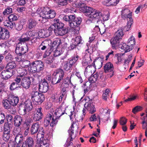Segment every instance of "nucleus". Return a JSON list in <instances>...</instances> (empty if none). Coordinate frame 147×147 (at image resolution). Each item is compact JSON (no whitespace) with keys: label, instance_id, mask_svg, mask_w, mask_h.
<instances>
[{"label":"nucleus","instance_id":"58836bf2","mask_svg":"<svg viewBox=\"0 0 147 147\" xmlns=\"http://www.w3.org/2000/svg\"><path fill=\"white\" fill-rule=\"evenodd\" d=\"M101 15V13L100 12H98L97 11L94 9L92 12L90 16V17L93 18H99L100 16Z\"/></svg>","mask_w":147,"mask_h":147},{"label":"nucleus","instance_id":"a18cd8bd","mask_svg":"<svg viewBox=\"0 0 147 147\" xmlns=\"http://www.w3.org/2000/svg\"><path fill=\"white\" fill-rule=\"evenodd\" d=\"M32 119L30 118H29L26 119L25 120V121L24 122V124L27 126V128L26 129L27 131H28L29 129V127L30 126V124L32 123Z\"/></svg>","mask_w":147,"mask_h":147},{"label":"nucleus","instance_id":"a211bd4d","mask_svg":"<svg viewBox=\"0 0 147 147\" xmlns=\"http://www.w3.org/2000/svg\"><path fill=\"white\" fill-rule=\"evenodd\" d=\"M56 44L57 42L55 41L53 42L52 44L51 43L50 44L51 45V47L50 48V47L49 50H47L45 51L43 55V58H46L47 57H49V56L51 53V52L54 49H55L54 48V46L55 47V46L56 45V46L55 47L56 48L57 47L58 45H56Z\"/></svg>","mask_w":147,"mask_h":147},{"label":"nucleus","instance_id":"0e129e2a","mask_svg":"<svg viewBox=\"0 0 147 147\" xmlns=\"http://www.w3.org/2000/svg\"><path fill=\"white\" fill-rule=\"evenodd\" d=\"M127 119L124 117L121 118L119 120L120 124L122 125H125L127 123Z\"/></svg>","mask_w":147,"mask_h":147},{"label":"nucleus","instance_id":"052dcab7","mask_svg":"<svg viewBox=\"0 0 147 147\" xmlns=\"http://www.w3.org/2000/svg\"><path fill=\"white\" fill-rule=\"evenodd\" d=\"M8 18L9 21L13 22V21H16L18 19L17 17L14 14H11L10 15Z\"/></svg>","mask_w":147,"mask_h":147},{"label":"nucleus","instance_id":"f8f14e48","mask_svg":"<svg viewBox=\"0 0 147 147\" xmlns=\"http://www.w3.org/2000/svg\"><path fill=\"white\" fill-rule=\"evenodd\" d=\"M26 48L25 46H23L22 43L18 42L16 46L15 53L17 54L24 55L27 51Z\"/></svg>","mask_w":147,"mask_h":147},{"label":"nucleus","instance_id":"7ed1b4c3","mask_svg":"<svg viewBox=\"0 0 147 147\" xmlns=\"http://www.w3.org/2000/svg\"><path fill=\"white\" fill-rule=\"evenodd\" d=\"M64 72L62 69H59L56 71L55 74L52 78V82L53 84H60L64 81L63 78Z\"/></svg>","mask_w":147,"mask_h":147},{"label":"nucleus","instance_id":"1a4fd4ad","mask_svg":"<svg viewBox=\"0 0 147 147\" xmlns=\"http://www.w3.org/2000/svg\"><path fill=\"white\" fill-rule=\"evenodd\" d=\"M9 36L8 30L0 26V40H7Z\"/></svg>","mask_w":147,"mask_h":147},{"label":"nucleus","instance_id":"f03ea898","mask_svg":"<svg viewBox=\"0 0 147 147\" xmlns=\"http://www.w3.org/2000/svg\"><path fill=\"white\" fill-rule=\"evenodd\" d=\"M19 112L22 115H24L27 112L31 111L33 108L32 102L30 100H26L24 103L21 104L19 107Z\"/></svg>","mask_w":147,"mask_h":147},{"label":"nucleus","instance_id":"c85d7f7f","mask_svg":"<svg viewBox=\"0 0 147 147\" xmlns=\"http://www.w3.org/2000/svg\"><path fill=\"white\" fill-rule=\"evenodd\" d=\"M64 114L61 108H57L55 110L54 115L55 116L54 119L56 120L57 119H59L60 117Z\"/></svg>","mask_w":147,"mask_h":147},{"label":"nucleus","instance_id":"5fc2aeb1","mask_svg":"<svg viewBox=\"0 0 147 147\" xmlns=\"http://www.w3.org/2000/svg\"><path fill=\"white\" fill-rule=\"evenodd\" d=\"M128 45L133 46L135 44V40L134 37L131 36L128 41Z\"/></svg>","mask_w":147,"mask_h":147},{"label":"nucleus","instance_id":"72a5a7b5","mask_svg":"<svg viewBox=\"0 0 147 147\" xmlns=\"http://www.w3.org/2000/svg\"><path fill=\"white\" fill-rule=\"evenodd\" d=\"M28 28L30 29H32L35 27L37 24L36 22L34 20L31 19L28 21Z\"/></svg>","mask_w":147,"mask_h":147},{"label":"nucleus","instance_id":"a878e982","mask_svg":"<svg viewBox=\"0 0 147 147\" xmlns=\"http://www.w3.org/2000/svg\"><path fill=\"white\" fill-rule=\"evenodd\" d=\"M22 118L20 115L15 116L14 118V123L15 126H20L22 124Z\"/></svg>","mask_w":147,"mask_h":147},{"label":"nucleus","instance_id":"ddd939ff","mask_svg":"<svg viewBox=\"0 0 147 147\" xmlns=\"http://www.w3.org/2000/svg\"><path fill=\"white\" fill-rule=\"evenodd\" d=\"M40 126L38 122L33 123L32 125L30 128V133L31 134L33 135L37 134V138H38V136L40 134L39 132L40 130Z\"/></svg>","mask_w":147,"mask_h":147},{"label":"nucleus","instance_id":"4c0bfd02","mask_svg":"<svg viewBox=\"0 0 147 147\" xmlns=\"http://www.w3.org/2000/svg\"><path fill=\"white\" fill-rule=\"evenodd\" d=\"M17 66L16 63L14 61L9 62L6 65V68L7 69H12L15 68Z\"/></svg>","mask_w":147,"mask_h":147},{"label":"nucleus","instance_id":"423d86ee","mask_svg":"<svg viewBox=\"0 0 147 147\" xmlns=\"http://www.w3.org/2000/svg\"><path fill=\"white\" fill-rule=\"evenodd\" d=\"M18 78L20 79V84L22 87L26 89H28L30 87L31 83L30 78L29 77L22 78L21 76H18Z\"/></svg>","mask_w":147,"mask_h":147},{"label":"nucleus","instance_id":"09e8293b","mask_svg":"<svg viewBox=\"0 0 147 147\" xmlns=\"http://www.w3.org/2000/svg\"><path fill=\"white\" fill-rule=\"evenodd\" d=\"M3 139L4 141H8L10 138V132L3 131Z\"/></svg>","mask_w":147,"mask_h":147},{"label":"nucleus","instance_id":"20e7f679","mask_svg":"<svg viewBox=\"0 0 147 147\" xmlns=\"http://www.w3.org/2000/svg\"><path fill=\"white\" fill-rule=\"evenodd\" d=\"M31 99L34 102L41 104L45 100L44 94L36 91H33L31 93Z\"/></svg>","mask_w":147,"mask_h":147},{"label":"nucleus","instance_id":"7c9ffc66","mask_svg":"<svg viewBox=\"0 0 147 147\" xmlns=\"http://www.w3.org/2000/svg\"><path fill=\"white\" fill-rule=\"evenodd\" d=\"M3 25L7 27L8 29H12L15 25V23L14 22H12L9 20H6L5 21L3 22Z\"/></svg>","mask_w":147,"mask_h":147},{"label":"nucleus","instance_id":"6e6552de","mask_svg":"<svg viewBox=\"0 0 147 147\" xmlns=\"http://www.w3.org/2000/svg\"><path fill=\"white\" fill-rule=\"evenodd\" d=\"M54 116L53 117L52 115L49 114H47L44 121V125L47 127L50 124L51 126H53L57 122V121L54 119Z\"/></svg>","mask_w":147,"mask_h":147},{"label":"nucleus","instance_id":"13d9d810","mask_svg":"<svg viewBox=\"0 0 147 147\" xmlns=\"http://www.w3.org/2000/svg\"><path fill=\"white\" fill-rule=\"evenodd\" d=\"M69 137L70 138V142H71L76 137V135L74 134L72 130L71 131L70 130L69 131Z\"/></svg>","mask_w":147,"mask_h":147},{"label":"nucleus","instance_id":"9d476101","mask_svg":"<svg viewBox=\"0 0 147 147\" xmlns=\"http://www.w3.org/2000/svg\"><path fill=\"white\" fill-rule=\"evenodd\" d=\"M39 90L42 92H46L48 90V84L47 81L45 79L41 80L40 83Z\"/></svg>","mask_w":147,"mask_h":147},{"label":"nucleus","instance_id":"c756f323","mask_svg":"<svg viewBox=\"0 0 147 147\" xmlns=\"http://www.w3.org/2000/svg\"><path fill=\"white\" fill-rule=\"evenodd\" d=\"M20 79H18V76L17 77L14 79L15 82L12 83L10 86V88L11 90H14L16 88L17 85L20 84Z\"/></svg>","mask_w":147,"mask_h":147},{"label":"nucleus","instance_id":"39448f33","mask_svg":"<svg viewBox=\"0 0 147 147\" xmlns=\"http://www.w3.org/2000/svg\"><path fill=\"white\" fill-rule=\"evenodd\" d=\"M44 66L43 63L40 61H36L30 65V71L33 72H39L42 70Z\"/></svg>","mask_w":147,"mask_h":147},{"label":"nucleus","instance_id":"4d7b16f0","mask_svg":"<svg viewBox=\"0 0 147 147\" xmlns=\"http://www.w3.org/2000/svg\"><path fill=\"white\" fill-rule=\"evenodd\" d=\"M91 65H89L86 68L85 71V74L86 75H89L91 74Z\"/></svg>","mask_w":147,"mask_h":147},{"label":"nucleus","instance_id":"6e6d98bb","mask_svg":"<svg viewBox=\"0 0 147 147\" xmlns=\"http://www.w3.org/2000/svg\"><path fill=\"white\" fill-rule=\"evenodd\" d=\"M17 55L15 58L16 61L19 62L23 61L24 60V58H22V57L23 55H24L19 54Z\"/></svg>","mask_w":147,"mask_h":147},{"label":"nucleus","instance_id":"473e14b6","mask_svg":"<svg viewBox=\"0 0 147 147\" xmlns=\"http://www.w3.org/2000/svg\"><path fill=\"white\" fill-rule=\"evenodd\" d=\"M123 30V28L122 27L119 28L116 32L115 36L121 40L124 34Z\"/></svg>","mask_w":147,"mask_h":147},{"label":"nucleus","instance_id":"603ef678","mask_svg":"<svg viewBox=\"0 0 147 147\" xmlns=\"http://www.w3.org/2000/svg\"><path fill=\"white\" fill-rule=\"evenodd\" d=\"M110 91L109 89H107L105 90V92L102 94V98L105 100H107V98L109 96V94L110 93Z\"/></svg>","mask_w":147,"mask_h":147},{"label":"nucleus","instance_id":"49530a36","mask_svg":"<svg viewBox=\"0 0 147 147\" xmlns=\"http://www.w3.org/2000/svg\"><path fill=\"white\" fill-rule=\"evenodd\" d=\"M20 131L21 128L19 126H15L13 129V135L16 136L20 134Z\"/></svg>","mask_w":147,"mask_h":147},{"label":"nucleus","instance_id":"0eeeda50","mask_svg":"<svg viewBox=\"0 0 147 147\" xmlns=\"http://www.w3.org/2000/svg\"><path fill=\"white\" fill-rule=\"evenodd\" d=\"M34 33L32 31H29L23 34L21 38L19 39V42L20 43H23L24 44V42L28 41L30 39L31 37H33L34 36Z\"/></svg>","mask_w":147,"mask_h":147},{"label":"nucleus","instance_id":"864d4df0","mask_svg":"<svg viewBox=\"0 0 147 147\" xmlns=\"http://www.w3.org/2000/svg\"><path fill=\"white\" fill-rule=\"evenodd\" d=\"M142 109V107L140 106H137L134 107L132 109V112L134 114L141 111Z\"/></svg>","mask_w":147,"mask_h":147},{"label":"nucleus","instance_id":"b1692460","mask_svg":"<svg viewBox=\"0 0 147 147\" xmlns=\"http://www.w3.org/2000/svg\"><path fill=\"white\" fill-rule=\"evenodd\" d=\"M84 107L89 111L90 113H92L96 111V109L94 105L90 102H86L84 105Z\"/></svg>","mask_w":147,"mask_h":147},{"label":"nucleus","instance_id":"69168bd1","mask_svg":"<svg viewBox=\"0 0 147 147\" xmlns=\"http://www.w3.org/2000/svg\"><path fill=\"white\" fill-rule=\"evenodd\" d=\"M5 119V117L4 114L2 113H0V125L4 123Z\"/></svg>","mask_w":147,"mask_h":147},{"label":"nucleus","instance_id":"c9c22d12","mask_svg":"<svg viewBox=\"0 0 147 147\" xmlns=\"http://www.w3.org/2000/svg\"><path fill=\"white\" fill-rule=\"evenodd\" d=\"M142 121L141 124L142 125V128L143 129H147V114L146 116L141 118Z\"/></svg>","mask_w":147,"mask_h":147},{"label":"nucleus","instance_id":"774afa93","mask_svg":"<svg viewBox=\"0 0 147 147\" xmlns=\"http://www.w3.org/2000/svg\"><path fill=\"white\" fill-rule=\"evenodd\" d=\"M127 45L126 43H123L122 44H120L118 46L119 48H120L121 49L125 51V49H126V47H127Z\"/></svg>","mask_w":147,"mask_h":147},{"label":"nucleus","instance_id":"a19ab883","mask_svg":"<svg viewBox=\"0 0 147 147\" xmlns=\"http://www.w3.org/2000/svg\"><path fill=\"white\" fill-rule=\"evenodd\" d=\"M16 136L15 138V142L17 143H21L23 140V136L21 134L16 135Z\"/></svg>","mask_w":147,"mask_h":147},{"label":"nucleus","instance_id":"4468645a","mask_svg":"<svg viewBox=\"0 0 147 147\" xmlns=\"http://www.w3.org/2000/svg\"><path fill=\"white\" fill-rule=\"evenodd\" d=\"M13 71L8 69L3 70L0 74V76L2 79L7 80L10 78L13 75Z\"/></svg>","mask_w":147,"mask_h":147},{"label":"nucleus","instance_id":"2f4dec72","mask_svg":"<svg viewBox=\"0 0 147 147\" xmlns=\"http://www.w3.org/2000/svg\"><path fill=\"white\" fill-rule=\"evenodd\" d=\"M70 79L67 77L65 78L64 81L59 84L61 88H67L69 86L68 82L70 80Z\"/></svg>","mask_w":147,"mask_h":147},{"label":"nucleus","instance_id":"79ce46f5","mask_svg":"<svg viewBox=\"0 0 147 147\" xmlns=\"http://www.w3.org/2000/svg\"><path fill=\"white\" fill-rule=\"evenodd\" d=\"M3 105L5 109H9L11 105L9 102L8 98L7 99L4 100L2 102Z\"/></svg>","mask_w":147,"mask_h":147},{"label":"nucleus","instance_id":"e433bc0d","mask_svg":"<svg viewBox=\"0 0 147 147\" xmlns=\"http://www.w3.org/2000/svg\"><path fill=\"white\" fill-rule=\"evenodd\" d=\"M11 126V123H9L8 122H5L3 127L4 132H10Z\"/></svg>","mask_w":147,"mask_h":147},{"label":"nucleus","instance_id":"bb28decb","mask_svg":"<svg viewBox=\"0 0 147 147\" xmlns=\"http://www.w3.org/2000/svg\"><path fill=\"white\" fill-rule=\"evenodd\" d=\"M49 9L48 8H44L43 11L40 15V17L42 19H49Z\"/></svg>","mask_w":147,"mask_h":147},{"label":"nucleus","instance_id":"c03bdc74","mask_svg":"<svg viewBox=\"0 0 147 147\" xmlns=\"http://www.w3.org/2000/svg\"><path fill=\"white\" fill-rule=\"evenodd\" d=\"M19 73L20 76H21L23 78V76H25L27 74V71L24 68H21L20 69Z\"/></svg>","mask_w":147,"mask_h":147},{"label":"nucleus","instance_id":"f3484780","mask_svg":"<svg viewBox=\"0 0 147 147\" xmlns=\"http://www.w3.org/2000/svg\"><path fill=\"white\" fill-rule=\"evenodd\" d=\"M114 68L113 64L111 62H108L104 66V69L105 73L112 72V74L111 76V77L114 75Z\"/></svg>","mask_w":147,"mask_h":147},{"label":"nucleus","instance_id":"dca6fc26","mask_svg":"<svg viewBox=\"0 0 147 147\" xmlns=\"http://www.w3.org/2000/svg\"><path fill=\"white\" fill-rule=\"evenodd\" d=\"M54 33L57 36H61L68 33V29L66 28H57L54 29Z\"/></svg>","mask_w":147,"mask_h":147},{"label":"nucleus","instance_id":"393cba45","mask_svg":"<svg viewBox=\"0 0 147 147\" xmlns=\"http://www.w3.org/2000/svg\"><path fill=\"white\" fill-rule=\"evenodd\" d=\"M52 22L55 27L57 26V28H65L64 27V24L59 21V20L58 19H54L53 21Z\"/></svg>","mask_w":147,"mask_h":147},{"label":"nucleus","instance_id":"2eb2a0df","mask_svg":"<svg viewBox=\"0 0 147 147\" xmlns=\"http://www.w3.org/2000/svg\"><path fill=\"white\" fill-rule=\"evenodd\" d=\"M84 5V4L82 2L79 3V5L82 8V9L83 10L84 13H85L86 15H88L89 16H90L91 13L94 9H93L91 7L87 6H83Z\"/></svg>","mask_w":147,"mask_h":147},{"label":"nucleus","instance_id":"aec40b11","mask_svg":"<svg viewBox=\"0 0 147 147\" xmlns=\"http://www.w3.org/2000/svg\"><path fill=\"white\" fill-rule=\"evenodd\" d=\"M51 47V45H50L49 43V41L45 40L43 41L41 45L39 46L40 50L42 51H46L49 50Z\"/></svg>","mask_w":147,"mask_h":147},{"label":"nucleus","instance_id":"ea45409f","mask_svg":"<svg viewBox=\"0 0 147 147\" xmlns=\"http://www.w3.org/2000/svg\"><path fill=\"white\" fill-rule=\"evenodd\" d=\"M94 65L95 67L98 69L100 68L102 66V62L101 59L96 60L94 62Z\"/></svg>","mask_w":147,"mask_h":147},{"label":"nucleus","instance_id":"338daca9","mask_svg":"<svg viewBox=\"0 0 147 147\" xmlns=\"http://www.w3.org/2000/svg\"><path fill=\"white\" fill-rule=\"evenodd\" d=\"M30 62L27 60H25L23 61L22 63L24 67H27L29 66L30 64Z\"/></svg>","mask_w":147,"mask_h":147},{"label":"nucleus","instance_id":"412c9836","mask_svg":"<svg viewBox=\"0 0 147 147\" xmlns=\"http://www.w3.org/2000/svg\"><path fill=\"white\" fill-rule=\"evenodd\" d=\"M121 40V39L115 36L111 40V43L112 45L113 49H116V47L119 45V43Z\"/></svg>","mask_w":147,"mask_h":147},{"label":"nucleus","instance_id":"f704fd0d","mask_svg":"<svg viewBox=\"0 0 147 147\" xmlns=\"http://www.w3.org/2000/svg\"><path fill=\"white\" fill-rule=\"evenodd\" d=\"M99 74L96 72L93 75L91 76L89 79V81L92 83L95 82L98 79Z\"/></svg>","mask_w":147,"mask_h":147},{"label":"nucleus","instance_id":"3c124183","mask_svg":"<svg viewBox=\"0 0 147 147\" xmlns=\"http://www.w3.org/2000/svg\"><path fill=\"white\" fill-rule=\"evenodd\" d=\"M82 41L81 37L80 36H77L74 39V44L75 45H78L79 44L82 43Z\"/></svg>","mask_w":147,"mask_h":147},{"label":"nucleus","instance_id":"37998d69","mask_svg":"<svg viewBox=\"0 0 147 147\" xmlns=\"http://www.w3.org/2000/svg\"><path fill=\"white\" fill-rule=\"evenodd\" d=\"M13 12L12 9L11 8L9 7H7L6 8L5 10L3 12V16H7Z\"/></svg>","mask_w":147,"mask_h":147},{"label":"nucleus","instance_id":"6ab92c4d","mask_svg":"<svg viewBox=\"0 0 147 147\" xmlns=\"http://www.w3.org/2000/svg\"><path fill=\"white\" fill-rule=\"evenodd\" d=\"M8 98L9 102L13 107L16 105L18 102L19 99L18 96L12 95H10Z\"/></svg>","mask_w":147,"mask_h":147},{"label":"nucleus","instance_id":"9b49d317","mask_svg":"<svg viewBox=\"0 0 147 147\" xmlns=\"http://www.w3.org/2000/svg\"><path fill=\"white\" fill-rule=\"evenodd\" d=\"M42 109L41 107L35 109L33 113V120L37 121H39L42 119L43 114L41 111Z\"/></svg>","mask_w":147,"mask_h":147},{"label":"nucleus","instance_id":"de8ad7c7","mask_svg":"<svg viewBox=\"0 0 147 147\" xmlns=\"http://www.w3.org/2000/svg\"><path fill=\"white\" fill-rule=\"evenodd\" d=\"M130 11L128 9H125L121 11V17L123 19L126 18V16L128 15Z\"/></svg>","mask_w":147,"mask_h":147},{"label":"nucleus","instance_id":"e2e57ef3","mask_svg":"<svg viewBox=\"0 0 147 147\" xmlns=\"http://www.w3.org/2000/svg\"><path fill=\"white\" fill-rule=\"evenodd\" d=\"M127 21L128 22L126 26L127 28L126 29L127 31H128L130 30L131 26L133 23V20L132 19H131V20H128Z\"/></svg>","mask_w":147,"mask_h":147},{"label":"nucleus","instance_id":"680f3d73","mask_svg":"<svg viewBox=\"0 0 147 147\" xmlns=\"http://www.w3.org/2000/svg\"><path fill=\"white\" fill-rule=\"evenodd\" d=\"M49 19L53 18L55 16L56 13L54 11L49 9Z\"/></svg>","mask_w":147,"mask_h":147},{"label":"nucleus","instance_id":"bf43d9fd","mask_svg":"<svg viewBox=\"0 0 147 147\" xmlns=\"http://www.w3.org/2000/svg\"><path fill=\"white\" fill-rule=\"evenodd\" d=\"M40 144L39 147H49V145L47 143L46 140L42 141Z\"/></svg>","mask_w":147,"mask_h":147},{"label":"nucleus","instance_id":"cd10ccee","mask_svg":"<svg viewBox=\"0 0 147 147\" xmlns=\"http://www.w3.org/2000/svg\"><path fill=\"white\" fill-rule=\"evenodd\" d=\"M73 60H69V61H65L64 63L63 68L66 70L67 71L70 69L73 64Z\"/></svg>","mask_w":147,"mask_h":147},{"label":"nucleus","instance_id":"5701e85b","mask_svg":"<svg viewBox=\"0 0 147 147\" xmlns=\"http://www.w3.org/2000/svg\"><path fill=\"white\" fill-rule=\"evenodd\" d=\"M25 146L26 147H33L34 141L33 138L31 137H28L25 142Z\"/></svg>","mask_w":147,"mask_h":147},{"label":"nucleus","instance_id":"4be33fe9","mask_svg":"<svg viewBox=\"0 0 147 147\" xmlns=\"http://www.w3.org/2000/svg\"><path fill=\"white\" fill-rule=\"evenodd\" d=\"M102 3L104 5L109 6L116 5L118 1L117 0H102Z\"/></svg>","mask_w":147,"mask_h":147},{"label":"nucleus","instance_id":"8fccbe9b","mask_svg":"<svg viewBox=\"0 0 147 147\" xmlns=\"http://www.w3.org/2000/svg\"><path fill=\"white\" fill-rule=\"evenodd\" d=\"M45 59V61L46 63L48 64H51L53 62V56H50L49 57H46Z\"/></svg>","mask_w":147,"mask_h":147},{"label":"nucleus","instance_id":"f257e3e1","mask_svg":"<svg viewBox=\"0 0 147 147\" xmlns=\"http://www.w3.org/2000/svg\"><path fill=\"white\" fill-rule=\"evenodd\" d=\"M60 17L64 21L68 22V25L73 29L78 27L82 22L81 18L80 17H76L74 15L69 16L61 15Z\"/></svg>","mask_w":147,"mask_h":147}]
</instances>
